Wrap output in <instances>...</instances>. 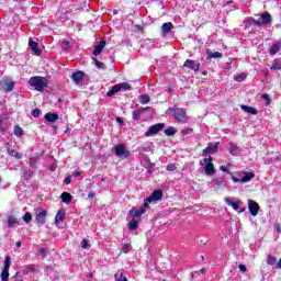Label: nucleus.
<instances>
[{"label": "nucleus", "instance_id": "36", "mask_svg": "<svg viewBox=\"0 0 281 281\" xmlns=\"http://www.w3.org/2000/svg\"><path fill=\"white\" fill-rule=\"evenodd\" d=\"M65 221V212L58 211L55 216V223H63Z\"/></svg>", "mask_w": 281, "mask_h": 281}, {"label": "nucleus", "instance_id": "7", "mask_svg": "<svg viewBox=\"0 0 281 281\" xmlns=\"http://www.w3.org/2000/svg\"><path fill=\"white\" fill-rule=\"evenodd\" d=\"M164 196V191L161 190H155L148 198L145 199V202L143 203V210H146L148 207V203H153L155 201H161Z\"/></svg>", "mask_w": 281, "mask_h": 281}, {"label": "nucleus", "instance_id": "46", "mask_svg": "<svg viewBox=\"0 0 281 281\" xmlns=\"http://www.w3.org/2000/svg\"><path fill=\"white\" fill-rule=\"evenodd\" d=\"M276 262H277L276 257H273V256H268L267 265H270V266L273 267V265H276Z\"/></svg>", "mask_w": 281, "mask_h": 281}, {"label": "nucleus", "instance_id": "9", "mask_svg": "<svg viewBox=\"0 0 281 281\" xmlns=\"http://www.w3.org/2000/svg\"><path fill=\"white\" fill-rule=\"evenodd\" d=\"M47 217V211L45 209H35V221L37 225L42 227L45 225V218Z\"/></svg>", "mask_w": 281, "mask_h": 281}, {"label": "nucleus", "instance_id": "18", "mask_svg": "<svg viewBox=\"0 0 281 281\" xmlns=\"http://www.w3.org/2000/svg\"><path fill=\"white\" fill-rule=\"evenodd\" d=\"M29 47H31V50L35 56H41V54H43V50L38 47V43L34 42L32 37L29 40Z\"/></svg>", "mask_w": 281, "mask_h": 281}, {"label": "nucleus", "instance_id": "24", "mask_svg": "<svg viewBox=\"0 0 281 281\" xmlns=\"http://www.w3.org/2000/svg\"><path fill=\"white\" fill-rule=\"evenodd\" d=\"M106 46V42H104V41H101L100 43H99V45H97L95 47H94V50H93V56L92 57H95V56H99V54H102V49H104V47Z\"/></svg>", "mask_w": 281, "mask_h": 281}, {"label": "nucleus", "instance_id": "42", "mask_svg": "<svg viewBox=\"0 0 281 281\" xmlns=\"http://www.w3.org/2000/svg\"><path fill=\"white\" fill-rule=\"evenodd\" d=\"M273 71H278L281 69V60H274L272 63V66L270 67Z\"/></svg>", "mask_w": 281, "mask_h": 281}, {"label": "nucleus", "instance_id": "34", "mask_svg": "<svg viewBox=\"0 0 281 281\" xmlns=\"http://www.w3.org/2000/svg\"><path fill=\"white\" fill-rule=\"evenodd\" d=\"M10 157H14L15 159H23V154L16 151L15 149H8Z\"/></svg>", "mask_w": 281, "mask_h": 281}, {"label": "nucleus", "instance_id": "3", "mask_svg": "<svg viewBox=\"0 0 281 281\" xmlns=\"http://www.w3.org/2000/svg\"><path fill=\"white\" fill-rule=\"evenodd\" d=\"M169 113H173L177 122L180 124H186L188 122V116L186 115V110L183 108H169Z\"/></svg>", "mask_w": 281, "mask_h": 281}, {"label": "nucleus", "instance_id": "2", "mask_svg": "<svg viewBox=\"0 0 281 281\" xmlns=\"http://www.w3.org/2000/svg\"><path fill=\"white\" fill-rule=\"evenodd\" d=\"M213 160L214 159L212 158V156L200 160V166H204V173L206 175V177H213V175H216V169L214 168V164L212 162Z\"/></svg>", "mask_w": 281, "mask_h": 281}, {"label": "nucleus", "instance_id": "51", "mask_svg": "<svg viewBox=\"0 0 281 281\" xmlns=\"http://www.w3.org/2000/svg\"><path fill=\"white\" fill-rule=\"evenodd\" d=\"M38 254L42 258H45L47 256V248H40Z\"/></svg>", "mask_w": 281, "mask_h": 281}, {"label": "nucleus", "instance_id": "47", "mask_svg": "<svg viewBox=\"0 0 281 281\" xmlns=\"http://www.w3.org/2000/svg\"><path fill=\"white\" fill-rule=\"evenodd\" d=\"M261 100H263L268 106L271 104V98H269V94H261Z\"/></svg>", "mask_w": 281, "mask_h": 281}, {"label": "nucleus", "instance_id": "29", "mask_svg": "<svg viewBox=\"0 0 281 281\" xmlns=\"http://www.w3.org/2000/svg\"><path fill=\"white\" fill-rule=\"evenodd\" d=\"M207 56V60H211V58H223V53H220V52H214L212 53V50H207L206 52Z\"/></svg>", "mask_w": 281, "mask_h": 281}, {"label": "nucleus", "instance_id": "12", "mask_svg": "<svg viewBox=\"0 0 281 281\" xmlns=\"http://www.w3.org/2000/svg\"><path fill=\"white\" fill-rule=\"evenodd\" d=\"M226 150L233 156V157H240V154L243 153V149L236 145V143H228V146Z\"/></svg>", "mask_w": 281, "mask_h": 281}, {"label": "nucleus", "instance_id": "60", "mask_svg": "<svg viewBox=\"0 0 281 281\" xmlns=\"http://www.w3.org/2000/svg\"><path fill=\"white\" fill-rule=\"evenodd\" d=\"M277 269H281V257H280L279 262L277 263Z\"/></svg>", "mask_w": 281, "mask_h": 281}, {"label": "nucleus", "instance_id": "4", "mask_svg": "<svg viewBox=\"0 0 281 281\" xmlns=\"http://www.w3.org/2000/svg\"><path fill=\"white\" fill-rule=\"evenodd\" d=\"M237 175L240 178H236L235 176L231 177V179H232V181H234V183H249V181H251V179H254L256 177V175L254 172H249V171L239 172Z\"/></svg>", "mask_w": 281, "mask_h": 281}, {"label": "nucleus", "instance_id": "11", "mask_svg": "<svg viewBox=\"0 0 281 281\" xmlns=\"http://www.w3.org/2000/svg\"><path fill=\"white\" fill-rule=\"evenodd\" d=\"M226 205H229L235 210V212H238V214H243L245 212V209H240V205H243V201L238 200L237 202H234L232 198L227 196L225 198Z\"/></svg>", "mask_w": 281, "mask_h": 281}, {"label": "nucleus", "instance_id": "63", "mask_svg": "<svg viewBox=\"0 0 281 281\" xmlns=\"http://www.w3.org/2000/svg\"><path fill=\"white\" fill-rule=\"evenodd\" d=\"M226 65L228 69H232V63H227Z\"/></svg>", "mask_w": 281, "mask_h": 281}, {"label": "nucleus", "instance_id": "27", "mask_svg": "<svg viewBox=\"0 0 281 281\" xmlns=\"http://www.w3.org/2000/svg\"><path fill=\"white\" fill-rule=\"evenodd\" d=\"M44 120H46V122H52V123L57 122L58 114L48 112L45 114Z\"/></svg>", "mask_w": 281, "mask_h": 281}, {"label": "nucleus", "instance_id": "48", "mask_svg": "<svg viewBox=\"0 0 281 281\" xmlns=\"http://www.w3.org/2000/svg\"><path fill=\"white\" fill-rule=\"evenodd\" d=\"M168 172H175L177 170V165L176 164H169L167 166Z\"/></svg>", "mask_w": 281, "mask_h": 281}, {"label": "nucleus", "instance_id": "43", "mask_svg": "<svg viewBox=\"0 0 281 281\" xmlns=\"http://www.w3.org/2000/svg\"><path fill=\"white\" fill-rule=\"evenodd\" d=\"M128 251H131V244H123L121 254H128Z\"/></svg>", "mask_w": 281, "mask_h": 281}, {"label": "nucleus", "instance_id": "22", "mask_svg": "<svg viewBox=\"0 0 281 281\" xmlns=\"http://www.w3.org/2000/svg\"><path fill=\"white\" fill-rule=\"evenodd\" d=\"M71 78L75 85H80V82H82V79L85 78V72L77 71L72 74Z\"/></svg>", "mask_w": 281, "mask_h": 281}, {"label": "nucleus", "instance_id": "14", "mask_svg": "<svg viewBox=\"0 0 281 281\" xmlns=\"http://www.w3.org/2000/svg\"><path fill=\"white\" fill-rule=\"evenodd\" d=\"M183 67H187L188 69H191L192 71H199V69H201V63H199L194 59H187L183 64Z\"/></svg>", "mask_w": 281, "mask_h": 281}, {"label": "nucleus", "instance_id": "57", "mask_svg": "<svg viewBox=\"0 0 281 281\" xmlns=\"http://www.w3.org/2000/svg\"><path fill=\"white\" fill-rule=\"evenodd\" d=\"M192 130H182L181 133L182 135H190Z\"/></svg>", "mask_w": 281, "mask_h": 281}, {"label": "nucleus", "instance_id": "64", "mask_svg": "<svg viewBox=\"0 0 281 281\" xmlns=\"http://www.w3.org/2000/svg\"><path fill=\"white\" fill-rule=\"evenodd\" d=\"M276 229H277V232L280 234V232H281L280 226H277Z\"/></svg>", "mask_w": 281, "mask_h": 281}, {"label": "nucleus", "instance_id": "10", "mask_svg": "<svg viewBox=\"0 0 281 281\" xmlns=\"http://www.w3.org/2000/svg\"><path fill=\"white\" fill-rule=\"evenodd\" d=\"M166 127L164 123H157L155 125L149 126L148 131L145 132V137H153L159 133L162 128Z\"/></svg>", "mask_w": 281, "mask_h": 281}, {"label": "nucleus", "instance_id": "20", "mask_svg": "<svg viewBox=\"0 0 281 281\" xmlns=\"http://www.w3.org/2000/svg\"><path fill=\"white\" fill-rule=\"evenodd\" d=\"M281 50V40L276 42L269 49L270 56H276V54L280 53Z\"/></svg>", "mask_w": 281, "mask_h": 281}, {"label": "nucleus", "instance_id": "45", "mask_svg": "<svg viewBox=\"0 0 281 281\" xmlns=\"http://www.w3.org/2000/svg\"><path fill=\"white\" fill-rule=\"evenodd\" d=\"M24 223H31L32 222V214L30 212H26L23 216Z\"/></svg>", "mask_w": 281, "mask_h": 281}, {"label": "nucleus", "instance_id": "16", "mask_svg": "<svg viewBox=\"0 0 281 281\" xmlns=\"http://www.w3.org/2000/svg\"><path fill=\"white\" fill-rule=\"evenodd\" d=\"M149 109H150V106L140 108L138 110H134L133 114H132V120H134V122H139V120H142V114H144L147 111H149Z\"/></svg>", "mask_w": 281, "mask_h": 281}, {"label": "nucleus", "instance_id": "61", "mask_svg": "<svg viewBox=\"0 0 281 281\" xmlns=\"http://www.w3.org/2000/svg\"><path fill=\"white\" fill-rule=\"evenodd\" d=\"M15 247H16L18 249H20V247H21V241H16Z\"/></svg>", "mask_w": 281, "mask_h": 281}, {"label": "nucleus", "instance_id": "40", "mask_svg": "<svg viewBox=\"0 0 281 281\" xmlns=\"http://www.w3.org/2000/svg\"><path fill=\"white\" fill-rule=\"evenodd\" d=\"M165 135H167L168 137H172V135H177V130H175V127H168L165 130Z\"/></svg>", "mask_w": 281, "mask_h": 281}, {"label": "nucleus", "instance_id": "13", "mask_svg": "<svg viewBox=\"0 0 281 281\" xmlns=\"http://www.w3.org/2000/svg\"><path fill=\"white\" fill-rule=\"evenodd\" d=\"M213 183L214 190H225V188H227V180H225V178L223 177H217L213 179Z\"/></svg>", "mask_w": 281, "mask_h": 281}, {"label": "nucleus", "instance_id": "55", "mask_svg": "<svg viewBox=\"0 0 281 281\" xmlns=\"http://www.w3.org/2000/svg\"><path fill=\"white\" fill-rule=\"evenodd\" d=\"M239 270L241 271V273L247 272V266H245V265H239Z\"/></svg>", "mask_w": 281, "mask_h": 281}, {"label": "nucleus", "instance_id": "6", "mask_svg": "<svg viewBox=\"0 0 281 281\" xmlns=\"http://www.w3.org/2000/svg\"><path fill=\"white\" fill-rule=\"evenodd\" d=\"M114 155L120 159H128L131 157V153L126 150V145L117 144L113 147Z\"/></svg>", "mask_w": 281, "mask_h": 281}, {"label": "nucleus", "instance_id": "56", "mask_svg": "<svg viewBox=\"0 0 281 281\" xmlns=\"http://www.w3.org/2000/svg\"><path fill=\"white\" fill-rule=\"evenodd\" d=\"M64 181L66 186H69V183H71V176L66 177Z\"/></svg>", "mask_w": 281, "mask_h": 281}, {"label": "nucleus", "instance_id": "44", "mask_svg": "<svg viewBox=\"0 0 281 281\" xmlns=\"http://www.w3.org/2000/svg\"><path fill=\"white\" fill-rule=\"evenodd\" d=\"M92 60H94V65L98 69H104V64L102 61L95 59V57H92Z\"/></svg>", "mask_w": 281, "mask_h": 281}, {"label": "nucleus", "instance_id": "21", "mask_svg": "<svg viewBox=\"0 0 281 281\" xmlns=\"http://www.w3.org/2000/svg\"><path fill=\"white\" fill-rule=\"evenodd\" d=\"M146 213V210H144V207H139V209H132L130 211V215L133 217V218H139V216H142V214H145Z\"/></svg>", "mask_w": 281, "mask_h": 281}, {"label": "nucleus", "instance_id": "37", "mask_svg": "<svg viewBox=\"0 0 281 281\" xmlns=\"http://www.w3.org/2000/svg\"><path fill=\"white\" fill-rule=\"evenodd\" d=\"M114 280L115 281H128V279L126 278V276H124V273L122 272H116L114 274Z\"/></svg>", "mask_w": 281, "mask_h": 281}, {"label": "nucleus", "instance_id": "50", "mask_svg": "<svg viewBox=\"0 0 281 281\" xmlns=\"http://www.w3.org/2000/svg\"><path fill=\"white\" fill-rule=\"evenodd\" d=\"M61 47L63 49H69L71 47V44L69 43V41H64L61 42Z\"/></svg>", "mask_w": 281, "mask_h": 281}, {"label": "nucleus", "instance_id": "19", "mask_svg": "<svg viewBox=\"0 0 281 281\" xmlns=\"http://www.w3.org/2000/svg\"><path fill=\"white\" fill-rule=\"evenodd\" d=\"M218 153V143H210L206 148L203 149V155H210Z\"/></svg>", "mask_w": 281, "mask_h": 281}, {"label": "nucleus", "instance_id": "15", "mask_svg": "<svg viewBox=\"0 0 281 281\" xmlns=\"http://www.w3.org/2000/svg\"><path fill=\"white\" fill-rule=\"evenodd\" d=\"M248 210L251 216H258V212H260V205L254 200H248Z\"/></svg>", "mask_w": 281, "mask_h": 281}, {"label": "nucleus", "instance_id": "38", "mask_svg": "<svg viewBox=\"0 0 281 281\" xmlns=\"http://www.w3.org/2000/svg\"><path fill=\"white\" fill-rule=\"evenodd\" d=\"M13 133L16 137H23V130L21 128V126L19 125H15L14 128H13Z\"/></svg>", "mask_w": 281, "mask_h": 281}, {"label": "nucleus", "instance_id": "33", "mask_svg": "<svg viewBox=\"0 0 281 281\" xmlns=\"http://www.w3.org/2000/svg\"><path fill=\"white\" fill-rule=\"evenodd\" d=\"M245 80H247V75L245 72H240L234 76L235 82H245Z\"/></svg>", "mask_w": 281, "mask_h": 281}, {"label": "nucleus", "instance_id": "54", "mask_svg": "<svg viewBox=\"0 0 281 281\" xmlns=\"http://www.w3.org/2000/svg\"><path fill=\"white\" fill-rule=\"evenodd\" d=\"M220 170H221L222 172H227V175H231L229 169H227V167H225V166H221V167H220Z\"/></svg>", "mask_w": 281, "mask_h": 281}, {"label": "nucleus", "instance_id": "31", "mask_svg": "<svg viewBox=\"0 0 281 281\" xmlns=\"http://www.w3.org/2000/svg\"><path fill=\"white\" fill-rule=\"evenodd\" d=\"M18 225H19V221H18L14 216L10 215V216L8 217V227L14 228V227H16Z\"/></svg>", "mask_w": 281, "mask_h": 281}, {"label": "nucleus", "instance_id": "1", "mask_svg": "<svg viewBox=\"0 0 281 281\" xmlns=\"http://www.w3.org/2000/svg\"><path fill=\"white\" fill-rule=\"evenodd\" d=\"M29 85L30 87H33L35 91H40L41 93H43L47 85H49V81L47 80L46 77L34 76L29 79Z\"/></svg>", "mask_w": 281, "mask_h": 281}, {"label": "nucleus", "instance_id": "41", "mask_svg": "<svg viewBox=\"0 0 281 281\" xmlns=\"http://www.w3.org/2000/svg\"><path fill=\"white\" fill-rule=\"evenodd\" d=\"M23 177H24L25 181H30V179H32V177H34V171H32L31 169L25 170L23 173Z\"/></svg>", "mask_w": 281, "mask_h": 281}, {"label": "nucleus", "instance_id": "8", "mask_svg": "<svg viewBox=\"0 0 281 281\" xmlns=\"http://www.w3.org/2000/svg\"><path fill=\"white\" fill-rule=\"evenodd\" d=\"M0 278L2 281H10V256L4 258V265L0 273Z\"/></svg>", "mask_w": 281, "mask_h": 281}, {"label": "nucleus", "instance_id": "49", "mask_svg": "<svg viewBox=\"0 0 281 281\" xmlns=\"http://www.w3.org/2000/svg\"><path fill=\"white\" fill-rule=\"evenodd\" d=\"M81 247H82V249H89V247H91V245H89V240L82 239Z\"/></svg>", "mask_w": 281, "mask_h": 281}, {"label": "nucleus", "instance_id": "28", "mask_svg": "<svg viewBox=\"0 0 281 281\" xmlns=\"http://www.w3.org/2000/svg\"><path fill=\"white\" fill-rule=\"evenodd\" d=\"M137 227H139V221L133 217L132 221L128 222V229H131V232H135Z\"/></svg>", "mask_w": 281, "mask_h": 281}, {"label": "nucleus", "instance_id": "52", "mask_svg": "<svg viewBox=\"0 0 281 281\" xmlns=\"http://www.w3.org/2000/svg\"><path fill=\"white\" fill-rule=\"evenodd\" d=\"M41 116V110L35 109L33 110V117H40Z\"/></svg>", "mask_w": 281, "mask_h": 281}, {"label": "nucleus", "instance_id": "5", "mask_svg": "<svg viewBox=\"0 0 281 281\" xmlns=\"http://www.w3.org/2000/svg\"><path fill=\"white\" fill-rule=\"evenodd\" d=\"M128 89H131V85H128V82L116 83L106 92V97L113 98L115 93H120V91H128Z\"/></svg>", "mask_w": 281, "mask_h": 281}, {"label": "nucleus", "instance_id": "53", "mask_svg": "<svg viewBox=\"0 0 281 281\" xmlns=\"http://www.w3.org/2000/svg\"><path fill=\"white\" fill-rule=\"evenodd\" d=\"M37 267L35 265H31L27 267V272L36 271Z\"/></svg>", "mask_w": 281, "mask_h": 281}, {"label": "nucleus", "instance_id": "58", "mask_svg": "<svg viewBox=\"0 0 281 281\" xmlns=\"http://www.w3.org/2000/svg\"><path fill=\"white\" fill-rule=\"evenodd\" d=\"M80 175H82L80 171H75L72 173V177H75V179H77V177H80Z\"/></svg>", "mask_w": 281, "mask_h": 281}, {"label": "nucleus", "instance_id": "39", "mask_svg": "<svg viewBox=\"0 0 281 281\" xmlns=\"http://www.w3.org/2000/svg\"><path fill=\"white\" fill-rule=\"evenodd\" d=\"M139 102L140 104H148V102H150V95L148 94L139 95Z\"/></svg>", "mask_w": 281, "mask_h": 281}, {"label": "nucleus", "instance_id": "30", "mask_svg": "<svg viewBox=\"0 0 281 281\" xmlns=\"http://www.w3.org/2000/svg\"><path fill=\"white\" fill-rule=\"evenodd\" d=\"M241 110L245 111L246 113H249L250 115H258V110L249 105H241Z\"/></svg>", "mask_w": 281, "mask_h": 281}, {"label": "nucleus", "instance_id": "17", "mask_svg": "<svg viewBox=\"0 0 281 281\" xmlns=\"http://www.w3.org/2000/svg\"><path fill=\"white\" fill-rule=\"evenodd\" d=\"M259 27H262V25H269L271 23V13L265 12L260 15L258 19Z\"/></svg>", "mask_w": 281, "mask_h": 281}, {"label": "nucleus", "instance_id": "62", "mask_svg": "<svg viewBox=\"0 0 281 281\" xmlns=\"http://www.w3.org/2000/svg\"><path fill=\"white\" fill-rule=\"evenodd\" d=\"M87 278H93V272H88Z\"/></svg>", "mask_w": 281, "mask_h": 281}, {"label": "nucleus", "instance_id": "59", "mask_svg": "<svg viewBox=\"0 0 281 281\" xmlns=\"http://www.w3.org/2000/svg\"><path fill=\"white\" fill-rule=\"evenodd\" d=\"M116 122H119V124H124V121L121 117H117Z\"/></svg>", "mask_w": 281, "mask_h": 281}, {"label": "nucleus", "instance_id": "25", "mask_svg": "<svg viewBox=\"0 0 281 281\" xmlns=\"http://www.w3.org/2000/svg\"><path fill=\"white\" fill-rule=\"evenodd\" d=\"M246 27H254L256 25L257 27H260V22L254 18H247L245 20Z\"/></svg>", "mask_w": 281, "mask_h": 281}, {"label": "nucleus", "instance_id": "35", "mask_svg": "<svg viewBox=\"0 0 281 281\" xmlns=\"http://www.w3.org/2000/svg\"><path fill=\"white\" fill-rule=\"evenodd\" d=\"M60 199L63 203H69L70 201H72L74 196L70 195V193L64 192L61 193Z\"/></svg>", "mask_w": 281, "mask_h": 281}, {"label": "nucleus", "instance_id": "23", "mask_svg": "<svg viewBox=\"0 0 281 281\" xmlns=\"http://www.w3.org/2000/svg\"><path fill=\"white\" fill-rule=\"evenodd\" d=\"M172 27H175V25H172V22L164 23L161 25L162 36H166L167 34H169L171 32Z\"/></svg>", "mask_w": 281, "mask_h": 281}, {"label": "nucleus", "instance_id": "32", "mask_svg": "<svg viewBox=\"0 0 281 281\" xmlns=\"http://www.w3.org/2000/svg\"><path fill=\"white\" fill-rule=\"evenodd\" d=\"M40 159H41V158H38V156L31 157L30 160H29L30 166H31L33 169L38 168V160H40Z\"/></svg>", "mask_w": 281, "mask_h": 281}, {"label": "nucleus", "instance_id": "26", "mask_svg": "<svg viewBox=\"0 0 281 281\" xmlns=\"http://www.w3.org/2000/svg\"><path fill=\"white\" fill-rule=\"evenodd\" d=\"M2 89L7 93H10L14 89V81H4L2 82Z\"/></svg>", "mask_w": 281, "mask_h": 281}]
</instances>
